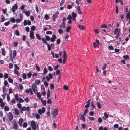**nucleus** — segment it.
<instances>
[{
  "mask_svg": "<svg viewBox=\"0 0 130 130\" xmlns=\"http://www.w3.org/2000/svg\"><path fill=\"white\" fill-rule=\"evenodd\" d=\"M63 58H67L66 54L65 51H63Z\"/></svg>",
  "mask_w": 130,
  "mask_h": 130,
  "instance_id": "43",
  "label": "nucleus"
},
{
  "mask_svg": "<svg viewBox=\"0 0 130 130\" xmlns=\"http://www.w3.org/2000/svg\"><path fill=\"white\" fill-rule=\"evenodd\" d=\"M65 2V0H62L60 3V6L62 5Z\"/></svg>",
  "mask_w": 130,
  "mask_h": 130,
  "instance_id": "56",
  "label": "nucleus"
},
{
  "mask_svg": "<svg viewBox=\"0 0 130 130\" xmlns=\"http://www.w3.org/2000/svg\"><path fill=\"white\" fill-rule=\"evenodd\" d=\"M15 98L17 101H18L19 100V98L17 94H16L15 95Z\"/></svg>",
  "mask_w": 130,
  "mask_h": 130,
  "instance_id": "53",
  "label": "nucleus"
},
{
  "mask_svg": "<svg viewBox=\"0 0 130 130\" xmlns=\"http://www.w3.org/2000/svg\"><path fill=\"white\" fill-rule=\"evenodd\" d=\"M13 128L15 130L17 129V125L16 123L14 124H13Z\"/></svg>",
  "mask_w": 130,
  "mask_h": 130,
  "instance_id": "27",
  "label": "nucleus"
},
{
  "mask_svg": "<svg viewBox=\"0 0 130 130\" xmlns=\"http://www.w3.org/2000/svg\"><path fill=\"white\" fill-rule=\"evenodd\" d=\"M32 88L33 92L35 94L37 92V87L35 84H33L32 86Z\"/></svg>",
  "mask_w": 130,
  "mask_h": 130,
  "instance_id": "3",
  "label": "nucleus"
},
{
  "mask_svg": "<svg viewBox=\"0 0 130 130\" xmlns=\"http://www.w3.org/2000/svg\"><path fill=\"white\" fill-rule=\"evenodd\" d=\"M3 93L5 95H6L7 94V91L6 88H4V87H3Z\"/></svg>",
  "mask_w": 130,
  "mask_h": 130,
  "instance_id": "20",
  "label": "nucleus"
},
{
  "mask_svg": "<svg viewBox=\"0 0 130 130\" xmlns=\"http://www.w3.org/2000/svg\"><path fill=\"white\" fill-rule=\"evenodd\" d=\"M35 117L36 118L38 119H39L40 118V116L39 115L38 113H37L35 115Z\"/></svg>",
  "mask_w": 130,
  "mask_h": 130,
  "instance_id": "40",
  "label": "nucleus"
},
{
  "mask_svg": "<svg viewBox=\"0 0 130 130\" xmlns=\"http://www.w3.org/2000/svg\"><path fill=\"white\" fill-rule=\"evenodd\" d=\"M9 115L8 116V119L10 121H12L13 117V116L12 113L11 112H9Z\"/></svg>",
  "mask_w": 130,
  "mask_h": 130,
  "instance_id": "9",
  "label": "nucleus"
},
{
  "mask_svg": "<svg viewBox=\"0 0 130 130\" xmlns=\"http://www.w3.org/2000/svg\"><path fill=\"white\" fill-rule=\"evenodd\" d=\"M123 58L125 59L126 60H129V56L128 55H124L123 56Z\"/></svg>",
  "mask_w": 130,
  "mask_h": 130,
  "instance_id": "18",
  "label": "nucleus"
},
{
  "mask_svg": "<svg viewBox=\"0 0 130 130\" xmlns=\"http://www.w3.org/2000/svg\"><path fill=\"white\" fill-rule=\"evenodd\" d=\"M41 40L43 43H45L46 44L47 43L45 39L43 38H42Z\"/></svg>",
  "mask_w": 130,
  "mask_h": 130,
  "instance_id": "24",
  "label": "nucleus"
},
{
  "mask_svg": "<svg viewBox=\"0 0 130 130\" xmlns=\"http://www.w3.org/2000/svg\"><path fill=\"white\" fill-rule=\"evenodd\" d=\"M8 74L7 73H5L4 74V77L6 79L8 78Z\"/></svg>",
  "mask_w": 130,
  "mask_h": 130,
  "instance_id": "58",
  "label": "nucleus"
},
{
  "mask_svg": "<svg viewBox=\"0 0 130 130\" xmlns=\"http://www.w3.org/2000/svg\"><path fill=\"white\" fill-rule=\"evenodd\" d=\"M80 119L81 120H82L84 122L85 121V117L83 115H81Z\"/></svg>",
  "mask_w": 130,
  "mask_h": 130,
  "instance_id": "28",
  "label": "nucleus"
},
{
  "mask_svg": "<svg viewBox=\"0 0 130 130\" xmlns=\"http://www.w3.org/2000/svg\"><path fill=\"white\" fill-rule=\"evenodd\" d=\"M32 75V73L31 71L29 72L27 74V75L28 78H31Z\"/></svg>",
  "mask_w": 130,
  "mask_h": 130,
  "instance_id": "22",
  "label": "nucleus"
},
{
  "mask_svg": "<svg viewBox=\"0 0 130 130\" xmlns=\"http://www.w3.org/2000/svg\"><path fill=\"white\" fill-rule=\"evenodd\" d=\"M30 110V107H26L25 106H23V107L20 109V111L21 113H22L23 111H29Z\"/></svg>",
  "mask_w": 130,
  "mask_h": 130,
  "instance_id": "1",
  "label": "nucleus"
},
{
  "mask_svg": "<svg viewBox=\"0 0 130 130\" xmlns=\"http://www.w3.org/2000/svg\"><path fill=\"white\" fill-rule=\"evenodd\" d=\"M77 10L78 11V13L79 14H81L82 13V12L81 11V9L79 7V6L78 5L77 6Z\"/></svg>",
  "mask_w": 130,
  "mask_h": 130,
  "instance_id": "16",
  "label": "nucleus"
},
{
  "mask_svg": "<svg viewBox=\"0 0 130 130\" xmlns=\"http://www.w3.org/2000/svg\"><path fill=\"white\" fill-rule=\"evenodd\" d=\"M48 69L49 71H52L53 70L52 68L50 66H48Z\"/></svg>",
  "mask_w": 130,
  "mask_h": 130,
  "instance_id": "60",
  "label": "nucleus"
},
{
  "mask_svg": "<svg viewBox=\"0 0 130 130\" xmlns=\"http://www.w3.org/2000/svg\"><path fill=\"white\" fill-rule=\"evenodd\" d=\"M19 87L20 89L21 90H22L23 88V87L22 85V84H19Z\"/></svg>",
  "mask_w": 130,
  "mask_h": 130,
  "instance_id": "57",
  "label": "nucleus"
},
{
  "mask_svg": "<svg viewBox=\"0 0 130 130\" xmlns=\"http://www.w3.org/2000/svg\"><path fill=\"white\" fill-rule=\"evenodd\" d=\"M56 73L57 75H58L60 74V72L59 70H58L56 71Z\"/></svg>",
  "mask_w": 130,
  "mask_h": 130,
  "instance_id": "59",
  "label": "nucleus"
},
{
  "mask_svg": "<svg viewBox=\"0 0 130 130\" xmlns=\"http://www.w3.org/2000/svg\"><path fill=\"white\" fill-rule=\"evenodd\" d=\"M126 17L127 20H129V23H130V11L126 14Z\"/></svg>",
  "mask_w": 130,
  "mask_h": 130,
  "instance_id": "17",
  "label": "nucleus"
},
{
  "mask_svg": "<svg viewBox=\"0 0 130 130\" xmlns=\"http://www.w3.org/2000/svg\"><path fill=\"white\" fill-rule=\"evenodd\" d=\"M59 13L58 11L56 12L55 13L53 14L52 17L53 20L54 21H55V18H57L58 16L59 15Z\"/></svg>",
  "mask_w": 130,
  "mask_h": 130,
  "instance_id": "5",
  "label": "nucleus"
},
{
  "mask_svg": "<svg viewBox=\"0 0 130 130\" xmlns=\"http://www.w3.org/2000/svg\"><path fill=\"white\" fill-rule=\"evenodd\" d=\"M43 71V75H45V74L47 73L48 70L45 67H44Z\"/></svg>",
  "mask_w": 130,
  "mask_h": 130,
  "instance_id": "23",
  "label": "nucleus"
},
{
  "mask_svg": "<svg viewBox=\"0 0 130 130\" xmlns=\"http://www.w3.org/2000/svg\"><path fill=\"white\" fill-rule=\"evenodd\" d=\"M58 31L60 34H62L63 32V30L61 29H58Z\"/></svg>",
  "mask_w": 130,
  "mask_h": 130,
  "instance_id": "49",
  "label": "nucleus"
},
{
  "mask_svg": "<svg viewBox=\"0 0 130 130\" xmlns=\"http://www.w3.org/2000/svg\"><path fill=\"white\" fill-rule=\"evenodd\" d=\"M35 66L36 69L37 70V71H40V68L36 64H35Z\"/></svg>",
  "mask_w": 130,
  "mask_h": 130,
  "instance_id": "33",
  "label": "nucleus"
},
{
  "mask_svg": "<svg viewBox=\"0 0 130 130\" xmlns=\"http://www.w3.org/2000/svg\"><path fill=\"white\" fill-rule=\"evenodd\" d=\"M14 112L15 114L17 115H18L19 114V113L18 110L15 108H14Z\"/></svg>",
  "mask_w": 130,
  "mask_h": 130,
  "instance_id": "21",
  "label": "nucleus"
},
{
  "mask_svg": "<svg viewBox=\"0 0 130 130\" xmlns=\"http://www.w3.org/2000/svg\"><path fill=\"white\" fill-rule=\"evenodd\" d=\"M46 39L47 41H49L50 39V38L49 36L47 35H45V36Z\"/></svg>",
  "mask_w": 130,
  "mask_h": 130,
  "instance_id": "32",
  "label": "nucleus"
},
{
  "mask_svg": "<svg viewBox=\"0 0 130 130\" xmlns=\"http://www.w3.org/2000/svg\"><path fill=\"white\" fill-rule=\"evenodd\" d=\"M107 25L105 24H102L101 26V28H107Z\"/></svg>",
  "mask_w": 130,
  "mask_h": 130,
  "instance_id": "46",
  "label": "nucleus"
},
{
  "mask_svg": "<svg viewBox=\"0 0 130 130\" xmlns=\"http://www.w3.org/2000/svg\"><path fill=\"white\" fill-rule=\"evenodd\" d=\"M45 19L46 20H47L49 18V17L48 15L47 14H46L45 15Z\"/></svg>",
  "mask_w": 130,
  "mask_h": 130,
  "instance_id": "55",
  "label": "nucleus"
},
{
  "mask_svg": "<svg viewBox=\"0 0 130 130\" xmlns=\"http://www.w3.org/2000/svg\"><path fill=\"white\" fill-rule=\"evenodd\" d=\"M37 96L39 98H40L41 96V95L39 92H37L36 93Z\"/></svg>",
  "mask_w": 130,
  "mask_h": 130,
  "instance_id": "38",
  "label": "nucleus"
},
{
  "mask_svg": "<svg viewBox=\"0 0 130 130\" xmlns=\"http://www.w3.org/2000/svg\"><path fill=\"white\" fill-rule=\"evenodd\" d=\"M23 122V119L21 118H20L19 120L18 123H22Z\"/></svg>",
  "mask_w": 130,
  "mask_h": 130,
  "instance_id": "37",
  "label": "nucleus"
},
{
  "mask_svg": "<svg viewBox=\"0 0 130 130\" xmlns=\"http://www.w3.org/2000/svg\"><path fill=\"white\" fill-rule=\"evenodd\" d=\"M1 50L2 55L3 56H5L6 55V51H5V49L3 48H2Z\"/></svg>",
  "mask_w": 130,
  "mask_h": 130,
  "instance_id": "14",
  "label": "nucleus"
},
{
  "mask_svg": "<svg viewBox=\"0 0 130 130\" xmlns=\"http://www.w3.org/2000/svg\"><path fill=\"white\" fill-rule=\"evenodd\" d=\"M2 11L4 14H5L6 13L7 9L6 8L5 9H3L2 10Z\"/></svg>",
  "mask_w": 130,
  "mask_h": 130,
  "instance_id": "63",
  "label": "nucleus"
},
{
  "mask_svg": "<svg viewBox=\"0 0 130 130\" xmlns=\"http://www.w3.org/2000/svg\"><path fill=\"white\" fill-rule=\"evenodd\" d=\"M15 34L17 35V36H19V35H20V33H19V31L17 30H15Z\"/></svg>",
  "mask_w": 130,
  "mask_h": 130,
  "instance_id": "50",
  "label": "nucleus"
},
{
  "mask_svg": "<svg viewBox=\"0 0 130 130\" xmlns=\"http://www.w3.org/2000/svg\"><path fill=\"white\" fill-rule=\"evenodd\" d=\"M14 73L15 74L17 75L18 76L19 75V72L17 69H14Z\"/></svg>",
  "mask_w": 130,
  "mask_h": 130,
  "instance_id": "26",
  "label": "nucleus"
},
{
  "mask_svg": "<svg viewBox=\"0 0 130 130\" xmlns=\"http://www.w3.org/2000/svg\"><path fill=\"white\" fill-rule=\"evenodd\" d=\"M97 107L99 109H100L101 108V106L100 103L99 102H97Z\"/></svg>",
  "mask_w": 130,
  "mask_h": 130,
  "instance_id": "39",
  "label": "nucleus"
},
{
  "mask_svg": "<svg viewBox=\"0 0 130 130\" xmlns=\"http://www.w3.org/2000/svg\"><path fill=\"white\" fill-rule=\"evenodd\" d=\"M30 12H31L30 10H29L28 11H23V13L25 14L27 16H30Z\"/></svg>",
  "mask_w": 130,
  "mask_h": 130,
  "instance_id": "13",
  "label": "nucleus"
},
{
  "mask_svg": "<svg viewBox=\"0 0 130 130\" xmlns=\"http://www.w3.org/2000/svg\"><path fill=\"white\" fill-rule=\"evenodd\" d=\"M47 46L48 50H50L51 49V46H50L48 43H47L46 44Z\"/></svg>",
  "mask_w": 130,
  "mask_h": 130,
  "instance_id": "52",
  "label": "nucleus"
},
{
  "mask_svg": "<svg viewBox=\"0 0 130 130\" xmlns=\"http://www.w3.org/2000/svg\"><path fill=\"white\" fill-rule=\"evenodd\" d=\"M71 29V27L70 26H67L66 29L67 32H69Z\"/></svg>",
  "mask_w": 130,
  "mask_h": 130,
  "instance_id": "36",
  "label": "nucleus"
},
{
  "mask_svg": "<svg viewBox=\"0 0 130 130\" xmlns=\"http://www.w3.org/2000/svg\"><path fill=\"white\" fill-rule=\"evenodd\" d=\"M31 125L33 130H36V126L35 122L33 121H32Z\"/></svg>",
  "mask_w": 130,
  "mask_h": 130,
  "instance_id": "4",
  "label": "nucleus"
},
{
  "mask_svg": "<svg viewBox=\"0 0 130 130\" xmlns=\"http://www.w3.org/2000/svg\"><path fill=\"white\" fill-rule=\"evenodd\" d=\"M4 109L6 111H8L9 109V108L8 106H5L4 107Z\"/></svg>",
  "mask_w": 130,
  "mask_h": 130,
  "instance_id": "25",
  "label": "nucleus"
},
{
  "mask_svg": "<svg viewBox=\"0 0 130 130\" xmlns=\"http://www.w3.org/2000/svg\"><path fill=\"white\" fill-rule=\"evenodd\" d=\"M35 82L36 84L39 85L40 83V81L39 80L37 79L35 80Z\"/></svg>",
  "mask_w": 130,
  "mask_h": 130,
  "instance_id": "31",
  "label": "nucleus"
},
{
  "mask_svg": "<svg viewBox=\"0 0 130 130\" xmlns=\"http://www.w3.org/2000/svg\"><path fill=\"white\" fill-rule=\"evenodd\" d=\"M5 20V18L3 15H1V20L0 21V22H2L4 21Z\"/></svg>",
  "mask_w": 130,
  "mask_h": 130,
  "instance_id": "29",
  "label": "nucleus"
},
{
  "mask_svg": "<svg viewBox=\"0 0 130 130\" xmlns=\"http://www.w3.org/2000/svg\"><path fill=\"white\" fill-rule=\"evenodd\" d=\"M56 38V36L54 34H53L52 37L50 38V41L51 42H53L55 40Z\"/></svg>",
  "mask_w": 130,
  "mask_h": 130,
  "instance_id": "8",
  "label": "nucleus"
},
{
  "mask_svg": "<svg viewBox=\"0 0 130 130\" xmlns=\"http://www.w3.org/2000/svg\"><path fill=\"white\" fill-rule=\"evenodd\" d=\"M45 111V109L44 107H43L42 109H39L38 110V112L40 115H41L42 113H44Z\"/></svg>",
  "mask_w": 130,
  "mask_h": 130,
  "instance_id": "2",
  "label": "nucleus"
},
{
  "mask_svg": "<svg viewBox=\"0 0 130 130\" xmlns=\"http://www.w3.org/2000/svg\"><path fill=\"white\" fill-rule=\"evenodd\" d=\"M42 104L44 106L46 105V101L45 100H44L42 102Z\"/></svg>",
  "mask_w": 130,
  "mask_h": 130,
  "instance_id": "42",
  "label": "nucleus"
},
{
  "mask_svg": "<svg viewBox=\"0 0 130 130\" xmlns=\"http://www.w3.org/2000/svg\"><path fill=\"white\" fill-rule=\"evenodd\" d=\"M25 101L27 103L29 102V99L27 97H26L24 99Z\"/></svg>",
  "mask_w": 130,
  "mask_h": 130,
  "instance_id": "44",
  "label": "nucleus"
},
{
  "mask_svg": "<svg viewBox=\"0 0 130 130\" xmlns=\"http://www.w3.org/2000/svg\"><path fill=\"white\" fill-rule=\"evenodd\" d=\"M88 112V109L87 108H86L85 109V111L83 113V114L84 115L86 116V114Z\"/></svg>",
  "mask_w": 130,
  "mask_h": 130,
  "instance_id": "41",
  "label": "nucleus"
},
{
  "mask_svg": "<svg viewBox=\"0 0 130 130\" xmlns=\"http://www.w3.org/2000/svg\"><path fill=\"white\" fill-rule=\"evenodd\" d=\"M9 20L13 23H14L15 22V19L14 18L11 17L9 19Z\"/></svg>",
  "mask_w": 130,
  "mask_h": 130,
  "instance_id": "19",
  "label": "nucleus"
},
{
  "mask_svg": "<svg viewBox=\"0 0 130 130\" xmlns=\"http://www.w3.org/2000/svg\"><path fill=\"white\" fill-rule=\"evenodd\" d=\"M19 16L20 18V19H17L15 20L16 22L17 23L20 22L23 19V15L22 14H20Z\"/></svg>",
  "mask_w": 130,
  "mask_h": 130,
  "instance_id": "7",
  "label": "nucleus"
},
{
  "mask_svg": "<svg viewBox=\"0 0 130 130\" xmlns=\"http://www.w3.org/2000/svg\"><path fill=\"white\" fill-rule=\"evenodd\" d=\"M18 43L17 42H14L13 43V46L14 47H16L18 45Z\"/></svg>",
  "mask_w": 130,
  "mask_h": 130,
  "instance_id": "48",
  "label": "nucleus"
},
{
  "mask_svg": "<svg viewBox=\"0 0 130 130\" xmlns=\"http://www.w3.org/2000/svg\"><path fill=\"white\" fill-rule=\"evenodd\" d=\"M16 54L17 53H16V51L15 50L13 51V57L14 58H15L16 57Z\"/></svg>",
  "mask_w": 130,
  "mask_h": 130,
  "instance_id": "35",
  "label": "nucleus"
},
{
  "mask_svg": "<svg viewBox=\"0 0 130 130\" xmlns=\"http://www.w3.org/2000/svg\"><path fill=\"white\" fill-rule=\"evenodd\" d=\"M8 80L10 83H12L13 82V80L11 78H10V77L8 78Z\"/></svg>",
  "mask_w": 130,
  "mask_h": 130,
  "instance_id": "61",
  "label": "nucleus"
},
{
  "mask_svg": "<svg viewBox=\"0 0 130 130\" xmlns=\"http://www.w3.org/2000/svg\"><path fill=\"white\" fill-rule=\"evenodd\" d=\"M30 38L32 39H34V32L33 31H30Z\"/></svg>",
  "mask_w": 130,
  "mask_h": 130,
  "instance_id": "12",
  "label": "nucleus"
},
{
  "mask_svg": "<svg viewBox=\"0 0 130 130\" xmlns=\"http://www.w3.org/2000/svg\"><path fill=\"white\" fill-rule=\"evenodd\" d=\"M58 113V111L57 109H56L54 110V111H53V116L55 117L57 115Z\"/></svg>",
  "mask_w": 130,
  "mask_h": 130,
  "instance_id": "11",
  "label": "nucleus"
},
{
  "mask_svg": "<svg viewBox=\"0 0 130 130\" xmlns=\"http://www.w3.org/2000/svg\"><path fill=\"white\" fill-rule=\"evenodd\" d=\"M18 8L17 5V4H14V5L12 6V11L14 12H15L16 10Z\"/></svg>",
  "mask_w": 130,
  "mask_h": 130,
  "instance_id": "6",
  "label": "nucleus"
},
{
  "mask_svg": "<svg viewBox=\"0 0 130 130\" xmlns=\"http://www.w3.org/2000/svg\"><path fill=\"white\" fill-rule=\"evenodd\" d=\"M78 27L79 29L82 30H84L85 29V27L82 25H78Z\"/></svg>",
  "mask_w": 130,
  "mask_h": 130,
  "instance_id": "15",
  "label": "nucleus"
},
{
  "mask_svg": "<svg viewBox=\"0 0 130 130\" xmlns=\"http://www.w3.org/2000/svg\"><path fill=\"white\" fill-rule=\"evenodd\" d=\"M72 16L73 17H76L77 16L76 14L74 12H73L72 13Z\"/></svg>",
  "mask_w": 130,
  "mask_h": 130,
  "instance_id": "64",
  "label": "nucleus"
},
{
  "mask_svg": "<svg viewBox=\"0 0 130 130\" xmlns=\"http://www.w3.org/2000/svg\"><path fill=\"white\" fill-rule=\"evenodd\" d=\"M59 66L58 65H56L54 67V70H56L59 67Z\"/></svg>",
  "mask_w": 130,
  "mask_h": 130,
  "instance_id": "45",
  "label": "nucleus"
},
{
  "mask_svg": "<svg viewBox=\"0 0 130 130\" xmlns=\"http://www.w3.org/2000/svg\"><path fill=\"white\" fill-rule=\"evenodd\" d=\"M36 36L37 38L39 40H40L41 39V37L40 36V35L39 34H36Z\"/></svg>",
  "mask_w": 130,
  "mask_h": 130,
  "instance_id": "30",
  "label": "nucleus"
},
{
  "mask_svg": "<svg viewBox=\"0 0 130 130\" xmlns=\"http://www.w3.org/2000/svg\"><path fill=\"white\" fill-rule=\"evenodd\" d=\"M22 77L24 79H26V74L23 73V74Z\"/></svg>",
  "mask_w": 130,
  "mask_h": 130,
  "instance_id": "47",
  "label": "nucleus"
},
{
  "mask_svg": "<svg viewBox=\"0 0 130 130\" xmlns=\"http://www.w3.org/2000/svg\"><path fill=\"white\" fill-rule=\"evenodd\" d=\"M93 45H94V47L95 48H96L99 45L96 43V42H94L93 43Z\"/></svg>",
  "mask_w": 130,
  "mask_h": 130,
  "instance_id": "34",
  "label": "nucleus"
},
{
  "mask_svg": "<svg viewBox=\"0 0 130 130\" xmlns=\"http://www.w3.org/2000/svg\"><path fill=\"white\" fill-rule=\"evenodd\" d=\"M50 86L51 87V89H52L54 88V85L53 84H51L50 85Z\"/></svg>",
  "mask_w": 130,
  "mask_h": 130,
  "instance_id": "62",
  "label": "nucleus"
},
{
  "mask_svg": "<svg viewBox=\"0 0 130 130\" xmlns=\"http://www.w3.org/2000/svg\"><path fill=\"white\" fill-rule=\"evenodd\" d=\"M120 31V28H116L115 30L114 34H119Z\"/></svg>",
  "mask_w": 130,
  "mask_h": 130,
  "instance_id": "10",
  "label": "nucleus"
},
{
  "mask_svg": "<svg viewBox=\"0 0 130 130\" xmlns=\"http://www.w3.org/2000/svg\"><path fill=\"white\" fill-rule=\"evenodd\" d=\"M108 49L109 50H113L114 48L112 45H109L108 46Z\"/></svg>",
  "mask_w": 130,
  "mask_h": 130,
  "instance_id": "51",
  "label": "nucleus"
},
{
  "mask_svg": "<svg viewBox=\"0 0 130 130\" xmlns=\"http://www.w3.org/2000/svg\"><path fill=\"white\" fill-rule=\"evenodd\" d=\"M102 121V118L100 117H99L98 119V122L100 123H101Z\"/></svg>",
  "mask_w": 130,
  "mask_h": 130,
  "instance_id": "54",
  "label": "nucleus"
}]
</instances>
